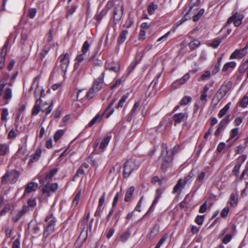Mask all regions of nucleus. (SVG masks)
Returning a JSON list of instances; mask_svg holds the SVG:
<instances>
[{
  "label": "nucleus",
  "mask_w": 248,
  "mask_h": 248,
  "mask_svg": "<svg viewBox=\"0 0 248 248\" xmlns=\"http://www.w3.org/2000/svg\"><path fill=\"white\" fill-rule=\"evenodd\" d=\"M161 154L159 157L162 160L161 170L163 171L166 172L168 169L172 166L173 157L171 155H168L167 146L166 143H162L161 145Z\"/></svg>",
  "instance_id": "f257e3e1"
},
{
  "label": "nucleus",
  "mask_w": 248,
  "mask_h": 248,
  "mask_svg": "<svg viewBox=\"0 0 248 248\" xmlns=\"http://www.w3.org/2000/svg\"><path fill=\"white\" fill-rule=\"evenodd\" d=\"M232 85L231 81H225L216 93L214 98L219 102L227 93Z\"/></svg>",
  "instance_id": "f03ea898"
},
{
  "label": "nucleus",
  "mask_w": 248,
  "mask_h": 248,
  "mask_svg": "<svg viewBox=\"0 0 248 248\" xmlns=\"http://www.w3.org/2000/svg\"><path fill=\"white\" fill-rule=\"evenodd\" d=\"M46 221L48 222V225L46 226L45 230L44 232V237L46 238L50 233H52L54 231V225L56 221V219L54 217L52 213L46 217Z\"/></svg>",
  "instance_id": "7ed1b4c3"
},
{
  "label": "nucleus",
  "mask_w": 248,
  "mask_h": 248,
  "mask_svg": "<svg viewBox=\"0 0 248 248\" xmlns=\"http://www.w3.org/2000/svg\"><path fill=\"white\" fill-rule=\"evenodd\" d=\"M69 63V55L66 53L61 55L58 60L57 65L65 75Z\"/></svg>",
  "instance_id": "20e7f679"
},
{
  "label": "nucleus",
  "mask_w": 248,
  "mask_h": 248,
  "mask_svg": "<svg viewBox=\"0 0 248 248\" xmlns=\"http://www.w3.org/2000/svg\"><path fill=\"white\" fill-rule=\"evenodd\" d=\"M137 168L135 160L129 159L124 164L123 176L124 178L128 177L132 172Z\"/></svg>",
  "instance_id": "39448f33"
},
{
  "label": "nucleus",
  "mask_w": 248,
  "mask_h": 248,
  "mask_svg": "<svg viewBox=\"0 0 248 248\" xmlns=\"http://www.w3.org/2000/svg\"><path fill=\"white\" fill-rule=\"evenodd\" d=\"M124 13V6L122 3L116 5L113 10V21L116 24L122 18Z\"/></svg>",
  "instance_id": "423d86ee"
},
{
  "label": "nucleus",
  "mask_w": 248,
  "mask_h": 248,
  "mask_svg": "<svg viewBox=\"0 0 248 248\" xmlns=\"http://www.w3.org/2000/svg\"><path fill=\"white\" fill-rule=\"evenodd\" d=\"M58 171L57 168H54L50 170L49 173L46 174L45 176L40 175L39 176V179L40 184L41 185H45L46 182L50 183L52 180V177Z\"/></svg>",
  "instance_id": "0eeeda50"
},
{
  "label": "nucleus",
  "mask_w": 248,
  "mask_h": 248,
  "mask_svg": "<svg viewBox=\"0 0 248 248\" xmlns=\"http://www.w3.org/2000/svg\"><path fill=\"white\" fill-rule=\"evenodd\" d=\"M243 18L244 16L242 15H238L237 13L236 12L229 17L227 23L230 24L232 22H233L234 25L235 27H238L241 24Z\"/></svg>",
  "instance_id": "6e6552de"
},
{
  "label": "nucleus",
  "mask_w": 248,
  "mask_h": 248,
  "mask_svg": "<svg viewBox=\"0 0 248 248\" xmlns=\"http://www.w3.org/2000/svg\"><path fill=\"white\" fill-rule=\"evenodd\" d=\"M105 73L104 72H101V75L94 80L92 86L93 90L95 91V92H98L102 88Z\"/></svg>",
  "instance_id": "1a4fd4ad"
},
{
  "label": "nucleus",
  "mask_w": 248,
  "mask_h": 248,
  "mask_svg": "<svg viewBox=\"0 0 248 248\" xmlns=\"http://www.w3.org/2000/svg\"><path fill=\"white\" fill-rule=\"evenodd\" d=\"M229 117L230 115H228L227 117L224 118L220 121L218 125V128L215 132V136H217L218 135H219L221 131L224 130V127L227 125V124L229 123L230 121Z\"/></svg>",
  "instance_id": "9d476101"
},
{
  "label": "nucleus",
  "mask_w": 248,
  "mask_h": 248,
  "mask_svg": "<svg viewBox=\"0 0 248 248\" xmlns=\"http://www.w3.org/2000/svg\"><path fill=\"white\" fill-rule=\"evenodd\" d=\"M42 191L43 193H49L50 191L53 192H55L58 188V185L57 183H53L52 184L50 183H46L45 185H43Z\"/></svg>",
  "instance_id": "9b49d317"
},
{
  "label": "nucleus",
  "mask_w": 248,
  "mask_h": 248,
  "mask_svg": "<svg viewBox=\"0 0 248 248\" xmlns=\"http://www.w3.org/2000/svg\"><path fill=\"white\" fill-rule=\"evenodd\" d=\"M189 78V75L188 74L185 75L181 78H180L172 84V87L174 89H177L181 85L185 84Z\"/></svg>",
  "instance_id": "f8f14e48"
},
{
  "label": "nucleus",
  "mask_w": 248,
  "mask_h": 248,
  "mask_svg": "<svg viewBox=\"0 0 248 248\" xmlns=\"http://www.w3.org/2000/svg\"><path fill=\"white\" fill-rule=\"evenodd\" d=\"M29 207L28 206H24L22 210H20L16 215L12 217V221L14 222H17L19 219L25 215V214L29 211Z\"/></svg>",
  "instance_id": "ddd939ff"
},
{
  "label": "nucleus",
  "mask_w": 248,
  "mask_h": 248,
  "mask_svg": "<svg viewBox=\"0 0 248 248\" xmlns=\"http://www.w3.org/2000/svg\"><path fill=\"white\" fill-rule=\"evenodd\" d=\"M247 53L244 49H236L231 55L230 59H240L246 55Z\"/></svg>",
  "instance_id": "4468645a"
},
{
  "label": "nucleus",
  "mask_w": 248,
  "mask_h": 248,
  "mask_svg": "<svg viewBox=\"0 0 248 248\" xmlns=\"http://www.w3.org/2000/svg\"><path fill=\"white\" fill-rule=\"evenodd\" d=\"M143 56V54L140 53L136 57L135 62L131 63L127 69L128 74H130L133 70L137 64L139 63Z\"/></svg>",
  "instance_id": "2eb2a0df"
},
{
  "label": "nucleus",
  "mask_w": 248,
  "mask_h": 248,
  "mask_svg": "<svg viewBox=\"0 0 248 248\" xmlns=\"http://www.w3.org/2000/svg\"><path fill=\"white\" fill-rule=\"evenodd\" d=\"M187 117L186 113H179L174 115L173 119L176 123H180L184 121Z\"/></svg>",
  "instance_id": "dca6fc26"
},
{
  "label": "nucleus",
  "mask_w": 248,
  "mask_h": 248,
  "mask_svg": "<svg viewBox=\"0 0 248 248\" xmlns=\"http://www.w3.org/2000/svg\"><path fill=\"white\" fill-rule=\"evenodd\" d=\"M38 184L34 182H30L26 186L24 194L26 193H30L36 190L38 187Z\"/></svg>",
  "instance_id": "f3484780"
},
{
  "label": "nucleus",
  "mask_w": 248,
  "mask_h": 248,
  "mask_svg": "<svg viewBox=\"0 0 248 248\" xmlns=\"http://www.w3.org/2000/svg\"><path fill=\"white\" fill-rule=\"evenodd\" d=\"M9 174V175L10 176V179L11 178V183L12 184L15 183L18 180L20 173L19 172L17 171L16 170H13L10 171H8Z\"/></svg>",
  "instance_id": "a211bd4d"
},
{
  "label": "nucleus",
  "mask_w": 248,
  "mask_h": 248,
  "mask_svg": "<svg viewBox=\"0 0 248 248\" xmlns=\"http://www.w3.org/2000/svg\"><path fill=\"white\" fill-rule=\"evenodd\" d=\"M163 189L162 188H157L155 192V197L153 203L150 207V210L153 208L158 202L159 199L161 197V195L163 193Z\"/></svg>",
  "instance_id": "6ab92c4d"
},
{
  "label": "nucleus",
  "mask_w": 248,
  "mask_h": 248,
  "mask_svg": "<svg viewBox=\"0 0 248 248\" xmlns=\"http://www.w3.org/2000/svg\"><path fill=\"white\" fill-rule=\"evenodd\" d=\"M185 185V184L183 182V180L182 179H179L173 188V193L180 192L184 187Z\"/></svg>",
  "instance_id": "aec40b11"
},
{
  "label": "nucleus",
  "mask_w": 248,
  "mask_h": 248,
  "mask_svg": "<svg viewBox=\"0 0 248 248\" xmlns=\"http://www.w3.org/2000/svg\"><path fill=\"white\" fill-rule=\"evenodd\" d=\"M134 190L135 188L132 186L127 189L124 197L125 202H128L131 200Z\"/></svg>",
  "instance_id": "412c9836"
},
{
  "label": "nucleus",
  "mask_w": 248,
  "mask_h": 248,
  "mask_svg": "<svg viewBox=\"0 0 248 248\" xmlns=\"http://www.w3.org/2000/svg\"><path fill=\"white\" fill-rule=\"evenodd\" d=\"M52 102L49 104H45L43 105L41 108L42 111L45 112L46 115H47L51 112L52 110Z\"/></svg>",
  "instance_id": "4be33fe9"
},
{
  "label": "nucleus",
  "mask_w": 248,
  "mask_h": 248,
  "mask_svg": "<svg viewBox=\"0 0 248 248\" xmlns=\"http://www.w3.org/2000/svg\"><path fill=\"white\" fill-rule=\"evenodd\" d=\"M104 114V113L103 114H98L96 115L88 124L87 126L91 127L95 123L99 122L102 119Z\"/></svg>",
  "instance_id": "5701e85b"
},
{
  "label": "nucleus",
  "mask_w": 248,
  "mask_h": 248,
  "mask_svg": "<svg viewBox=\"0 0 248 248\" xmlns=\"http://www.w3.org/2000/svg\"><path fill=\"white\" fill-rule=\"evenodd\" d=\"M116 99H113L108 105V106L106 108L105 112L107 114L106 115V117L108 118L114 112V110L113 108H111V107L115 103Z\"/></svg>",
  "instance_id": "b1692460"
},
{
  "label": "nucleus",
  "mask_w": 248,
  "mask_h": 248,
  "mask_svg": "<svg viewBox=\"0 0 248 248\" xmlns=\"http://www.w3.org/2000/svg\"><path fill=\"white\" fill-rule=\"evenodd\" d=\"M231 105V102L228 103L222 109L219 111L218 114V116L219 118H222L227 113L230 108Z\"/></svg>",
  "instance_id": "393cba45"
},
{
  "label": "nucleus",
  "mask_w": 248,
  "mask_h": 248,
  "mask_svg": "<svg viewBox=\"0 0 248 248\" xmlns=\"http://www.w3.org/2000/svg\"><path fill=\"white\" fill-rule=\"evenodd\" d=\"M128 34V31L127 30H124L122 31L120 33L118 38V41L119 44H122L124 42L126 39V37Z\"/></svg>",
  "instance_id": "a878e982"
},
{
  "label": "nucleus",
  "mask_w": 248,
  "mask_h": 248,
  "mask_svg": "<svg viewBox=\"0 0 248 248\" xmlns=\"http://www.w3.org/2000/svg\"><path fill=\"white\" fill-rule=\"evenodd\" d=\"M41 150L39 149H37L35 153L31 155L29 162H32L38 160L41 156Z\"/></svg>",
  "instance_id": "bb28decb"
},
{
  "label": "nucleus",
  "mask_w": 248,
  "mask_h": 248,
  "mask_svg": "<svg viewBox=\"0 0 248 248\" xmlns=\"http://www.w3.org/2000/svg\"><path fill=\"white\" fill-rule=\"evenodd\" d=\"M131 235V232L129 230H126L123 232L120 236V240L123 242H125L128 240Z\"/></svg>",
  "instance_id": "cd10ccee"
},
{
  "label": "nucleus",
  "mask_w": 248,
  "mask_h": 248,
  "mask_svg": "<svg viewBox=\"0 0 248 248\" xmlns=\"http://www.w3.org/2000/svg\"><path fill=\"white\" fill-rule=\"evenodd\" d=\"M200 0H191L189 3V9L186 12V15H187L194 6H198L200 4Z\"/></svg>",
  "instance_id": "c85d7f7f"
},
{
  "label": "nucleus",
  "mask_w": 248,
  "mask_h": 248,
  "mask_svg": "<svg viewBox=\"0 0 248 248\" xmlns=\"http://www.w3.org/2000/svg\"><path fill=\"white\" fill-rule=\"evenodd\" d=\"M238 202V197L234 193H232L230 199V204L232 206H235L237 205Z\"/></svg>",
  "instance_id": "c756f323"
},
{
  "label": "nucleus",
  "mask_w": 248,
  "mask_h": 248,
  "mask_svg": "<svg viewBox=\"0 0 248 248\" xmlns=\"http://www.w3.org/2000/svg\"><path fill=\"white\" fill-rule=\"evenodd\" d=\"M2 97L4 99L8 100L12 97V90L9 88H7L3 92Z\"/></svg>",
  "instance_id": "7c9ffc66"
},
{
  "label": "nucleus",
  "mask_w": 248,
  "mask_h": 248,
  "mask_svg": "<svg viewBox=\"0 0 248 248\" xmlns=\"http://www.w3.org/2000/svg\"><path fill=\"white\" fill-rule=\"evenodd\" d=\"M236 66V63L234 62H230L226 63L223 66L222 71H227L229 68H233Z\"/></svg>",
  "instance_id": "2f4dec72"
},
{
  "label": "nucleus",
  "mask_w": 248,
  "mask_h": 248,
  "mask_svg": "<svg viewBox=\"0 0 248 248\" xmlns=\"http://www.w3.org/2000/svg\"><path fill=\"white\" fill-rule=\"evenodd\" d=\"M105 196H106V193L105 192H104L103 193L102 196L100 197V198L99 199L97 211L100 212H102L101 207L103 205V204L105 202Z\"/></svg>",
  "instance_id": "473e14b6"
},
{
  "label": "nucleus",
  "mask_w": 248,
  "mask_h": 248,
  "mask_svg": "<svg viewBox=\"0 0 248 248\" xmlns=\"http://www.w3.org/2000/svg\"><path fill=\"white\" fill-rule=\"evenodd\" d=\"M200 41L197 39H195L193 41L190 42L188 44L189 47L191 50H193L195 48L198 47L200 45Z\"/></svg>",
  "instance_id": "72a5a7b5"
},
{
  "label": "nucleus",
  "mask_w": 248,
  "mask_h": 248,
  "mask_svg": "<svg viewBox=\"0 0 248 248\" xmlns=\"http://www.w3.org/2000/svg\"><path fill=\"white\" fill-rule=\"evenodd\" d=\"M8 42L6 41L3 47L1 49V52L0 53V58H4L5 59V56L7 54V49L8 47Z\"/></svg>",
  "instance_id": "f704fd0d"
},
{
  "label": "nucleus",
  "mask_w": 248,
  "mask_h": 248,
  "mask_svg": "<svg viewBox=\"0 0 248 248\" xmlns=\"http://www.w3.org/2000/svg\"><path fill=\"white\" fill-rule=\"evenodd\" d=\"M206 175V172L205 171H201L199 173V174L198 175L196 180V184H198L200 183H202L203 180H204Z\"/></svg>",
  "instance_id": "c9c22d12"
},
{
  "label": "nucleus",
  "mask_w": 248,
  "mask_h": 248,
  "mask_svg": "<svg viewBox=\"0 0 248 248\" xmlns=\"http://www.w3.org/2000/svg\"><path fill=\"white\" fill-rule=\"evenodd\" d=\"M110 137L107 136L105 137L101 141L100 144L99 148L102 149H104L106 147V146L108 145L109 140H110Z\"/></svg>",
  "instance_id": "e433bc0d"
},
{
  "label": "nucleus",
  "mask_w": 248,
  "mask_h": 248,
  "mask_svg": "<svg viewBox=\"0 0 248 248\" xmlns=\"http://www.w3.org/2000/svg\"><path fill=\"white\" fill-rule=\"evenodd\" d=\"M157 8L158 6L157 4H155L154 3H151L148 7V13L150 15L153 14Z\"/></svg>",
  "instance_id": "4c0bfd02"
},
{
  "label": "nucleus",
  "mask_w": 248,
  "mask_h": 248,
  "mask_svg": "<svg viewBox=\"0 0 248 248\" xmlns=\"http://www.w3.org/2000/svg\"><path fill=\"white\" fill-rule=\"evenodd\" d=\"M64 131L62 129L57 131L54 135V140L57 142L63 135Z\"/></svg>",
  "instance_id": "58836bf2"
},
{
  "label": "nucleus",
  "mask_w": 248,
  "mask_h": 248,
  "mask_svg": "<svg viewBox=\"0 0 248 248\" xmlns=\"http://www.w3.org/2000/svg\"><path fill=\"white\" fill-rule=\"evenodd\" d=\"M129 96V93H126L124 95L121 99L120 100L117 106V108H122L124 106V104L126 100L127 99L128 97Z\"/></svg>",
  "instance_id": "ea45409f"
},
{
  "label": "nucleus",
  "mask_w": 248,
  "mask_h": 248,
  "mask_svg": "<svg viewBox=\"0 0 248 248\" xmlns=\"http://www.w3.org/2000/svg\"><path fill=\"white\" fill-rule=\"evenodd\" d=\"M159 231V226L158 225L156 224L154 226L152 230H151L150 235L151 237H154L156 236Z\"/></svg>",
  "instance_id": "a19ab883"
},
{
  "label": "nucleus",
  "mask_w": 248,
  "mask_h": 248,
  "mask_svg": "<svg viewBox=\"0 0 248 248\" xmlns=\"http://www.w3.org/2000/svg\"><path fill=\"white\" fill-rule=\"evenodd\" d=\"M211 77V73L209 71H206L198 79L199 81L205 80L208 79Z\"/></svg>",
  "instance_id": "79ce46f5"
},
{
  "label": "nucleus",
  "mask_w": 248,
  "mask_h": 248,
  "mask_svg": "<svg viewBox=\"0 0 248 248\" xmlns=\"http://www.w3.org/2000/svg\"><path fill=\"white\" fill-rule=\"evenodd\" d=\"M9 172H7L1 178V184L2 185H6L10 180V175Z\"/></svg>",
  "instance_id": "37998d69"
},
{
  "label": "nucleus",
  "mask_w": 248,
  "mask_h": 248,
  "mask_svg": "<svg viewBox=\"0 0 248 248\" xmlns=\"http://www.w3.org/2000/svg\"><path fill=\"white\" fill-rule=\"evenodd\" d=\"M248 105V96L245 95L241 100L240 106L242 108H246Z\"/></svg>",
  "instance_id": "c03bdc74"
},
{
  "label": "nucleus",
  "mask_w": 248,
  "mask_h": 248,
  "mask_svg": "<svg viewBox=\"0 0 248 248\" xmlns=\"http://www.w3.org/2000/svg\"><path fill=\"white\" fill-rule=\"evenodd\" d=\"M90 47V44H89V42L88 41H86L82 47V52L83 54L86 53L89 50V48Z\"/></svg>",
  "instance_id": "a18cd8bd"
},
{
  "label": "nucleus",
  "mask_w": 248,
  "mask_h": 248,
  "mask_svg": "<svg viewBox=\"0 0 248 248\" xmlns=\"http://www.w3.org/2000/svg\"><path fill=\"white\" fill-rule=\"evenodd\" d=\"M8 151V147L6 144L0 145V155H5Z\"/></svg>",
  "instance_id": "49530a36"
},
{
  "label": "nucleus",
  "mask_w": 248,
  "mask_h": 248,
  "mask_svg": "<svg viewBox=\"0 0 248 248\" xmlns=\"http://www.w3.org/2000/svg\"><path fill=\"white\" fill-rule=\"evenodd\" d=\"M81 196V191H79L75 196L73 202H72V205L76 206L78 204Z\"/></svg>",
  "instance_id": "de8ad7c7"
},
{
  "label": "nucleus",
  "mask_w": 248,
  "mask_h": 248,
  "mask_svg": "<svg viewBox=\"0 0 248 248\" xmlns=\"http://www.w3.org/2000/svg\"><path fill=\"white\" fill-rule=\"evenodd\" d=\"M204 12V10L203 9H201L200 10L198 14L195 15L193 17V20L194 21H197L199 20V19L201 17V16L203 15Z\"/></svg>",
  "instance_id": "09e8293b"
},
{
  "label": "nucleus",
  "mask_w": 248,
  "mask_h": 248,
  "mask_svg": "<svg viewBox=\"0 0 248 248\" xmlns=\"http://www.w3.org/2000/svg\"><path fill=\"white\" fill-rule=\"evenodd\" d=\"M37 100L36 102V103L33 108L32 111V114L33 115H36L38 114L39 111L41 110V108L40 106L37 104Z\"/></svg>",
  "instance_id": "8fccbe9b"
},
{
  "label": "nucleus",
  "mask_w": 248,
  "mask_h": 248,
  "mask_svg": "<svg viewBox=\"0 0 248 248\" xmlns=\"http://www.w3.org/2000/svg\"><path fill=\"white\" fill-rule=\"evenodd\" d=\"M8 85L10 86L13 85V83L12 82H10L8 83H7L5 81H3L2 80L0 79V93H1V92L3 90L4 87L6 85Z\"/></svg>",
  "instance_id": "3c124183"
},
{
  "label": "nucleus",
  "mask_w": 248,
  "mask_h": 248,
  "mask_svg": "<svg viewBox=\"0 0 248 248\" xmlns=\"http://www.w3.org/2000/svg\"><path fill=\"white\" fill-rule=\"evenodd\" d=\"M191 101V98L190 96H186L184 97L181 101V105H186Z\"/></svg>",
  "instance_id": "603ef678"
},
{
  "label": "nucleus",
  "mask_w": 248,
  "mask_h": 248,
  "mask_svg": "<svg viewBox=\"0 0 248 248\" xmlns=\"http://www.w3.org/2000/svg\"><path fill=\"white\" fill-rule=\"evenodd\" d=\"M8 115V109L6 108H4L2 109L1 113V120L4 121H7V116Z\"/></svg>",
  "instance_id": "864d4df0"
},
{
  "label": "nucleus",
  "mask_w": 248,
  "mask_h": 248,
  "mask_svg": "<svg viewBox=\"0 0 248 248\" xmlns=\"http://www.w3.org/2000/svg\"><path fill=\"white\" fill-rule=\"evenodd\" d=\"M221 41L222 40L221 39H216L211 43V46L215 48H217Z\"/></svg>",
  "instance_id": "5fc2aeb1"
},
{
  "label": "nucleus",
  "mask_w": 248,
  "mask_h": 248,
  "mask_svg": "<svg viewBox=\"0 0 248 248\" xmlns=\"http://www.w3.org/2000/svg\"><path fill=\"white\" fill-rule=\"evenodd\" d=\"M133 23V20L132 18H131L130 16H129L126 22L125 23L124 25V27L126 28H130Z\"/></svg>",
  "instance_id": "6e6d98bb"
},
{
  "label": "nucleus",
  "mask_w": 248,
  "mask_h": 248,
  "mask_svg": "<svg viewBox=\"0 0 248 248\" xmlns=\"http://www.w3.org/2000/svg\"><path fill=\"white\" fill-rule=\"evenodd\" d=\"M246 147V145H240L237 147L236 149L235 150L236 154H242L244 151L245 150Z\"/></svg>",
  "instance_id": "4d7b16f0"
},
{
  "label": "nucleus",
  "mask_w": 248,
  "mask_h": 248,
  "mask_svg": "<svg viewBox=\"0 0 248 248\" xmlns=\"http://www.w3.org/2000/svg\"><path fill=\"white\" fill-rule=\"evenodd\" d=\"M37 10L35 8H31L28 12V16L30 18H33L35 16Z\"/></svg>",
  "instance_id": "13d9d810"
},
{
  "label": "nucleus",
  "mask_w": 248,
  "mask_h": 248,
  "mask_svg": "<svg viewBox=\"0 0 248 248\" xmlns=\"http://www.w3.org/2000/svg\"><path fill=\"white\" fill-rule=\"evenodd\" d=\"M17 135V132L14 129H12L8 133V139H14L15 138Z\"/></svg>",
  "instance_id": "bf43d9fd"
},
{
  "label": "nucleus",
  "mask_w": 248,
  "mask_h": 248,
  "mask_svg": "<svg viewBox=\"0 0 248 248\" xmlns=\"http://www.w3.org/2000/svg\"><path fill=\"white\" fill-rule=\"evenodd\" d=\"M194 174H192V171L190 172V174L186 176L185 178V181H184V183L186 185L188 183H190L192 181V178L193 177Z\"/></svg>",
  "instance_id": "052dcab7"
},
{
  "label": "nucleus",
  "mask_w": 248,
  "mask_h": 248,
  "mask_svg": "<svg viewBox=\"0 0 248 248\" xmlns=\"http://www.w3.org/2000/svg\"><path fill=\"white\" fill-rule=\"evenodd\" d=\"M232 238V236L231 234H227L223 238L222 242L225 244H227L231 240Z\"/></svg>",
  "instance_id": "680f3d73"
},
{
  "label": "nucleus",
  "mask_w": 248,
  "mask_h": 248,
  "mask_svg": "<svg viewBox=\"0 0 248 248\" xmlns=\"http://www.w3.org/2000/svg\"><path fill=\"white\" fill-rule=\"evenodd\" d=\"M12 248H20V240L19 238H17L13 242Z\"/></svg>",
  "instance_id": "e2e57ef3"
},
{
  "label": "nucleus",
  "mask_w": 248,
  "mask_h": 248,
  "mask_svg": "<svg viewBox=\"0 0 248 248\" xmlns=\"http://www.w3.org/2000/svg\"><path fill=\"white\" fill-rule=\"evenodd\" d=\"M204 220V216H198L196 219H195V222L197 224H198L199 225H201L202 224L203 221Z\"/></svg>",
  "instance_id": "0e129e2a"
},
{
  "label": "nucleus",
  "mask_w": 248,
  "mask_h": 248,
  "mask_svg": "<svg viewBox=\"0 0 248 248\" xmlns=\"http://www.w3.org/2000/svg\"><path fill=\"white\" fill-rule=\"evenodd\" d=\"M240 168V165L236 164L233 169L232 172L233 173V174L235 175L236 177H237L239 175Z\"/></svg>",
  "instance_id": "69168bd1"
},
{
  "label": "nucleus",
  "mask_w": 248,
  "mask_h": 248,
  "mask_svg": "<svg viewBox=\"0 0 248 248\" xmlns=\"http://www.w3.org/2000/svg\"><path fill=\"white\" fill-rule=\"evenodd\" d=\"M28 206L34 207L36 205V200L34 199H29L28 200Z\"/></svg>",
  "instance_id": "338daca9"
},
{
  "label": "nucleus",
  "mask_w": 248,
  "mask_h": 248,
  "mask_svg": "<svg viewBox=\"0 0 248 248\" xmlns=\"http://www.w3.org/2000/svg\"><path fill=\"white\" fill-rule=\"evenodd\" d=\"M238 128H235L232 129L230 133V138H233L235 136H236L238 135Z\"/></svg>",
  "instance_id": "774afa93"
}]
</instances>
